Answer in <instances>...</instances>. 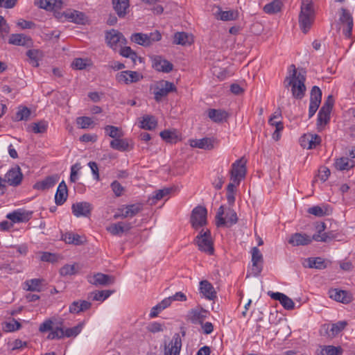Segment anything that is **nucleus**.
I'll return each mask as SVG.
<instances>
[{
	"label": "nucleus",
	"mask_w": 355,
	"mask_h": 355,
	"mask_svg": "<svg viewBox=\"0 0 355 355\" xmlns=\"http://www.w3.org/2000/svg\"><path fill=\"white\" fill-rule=\"evenodd\" d=\"M306 71L300 70L297 71L295 66L291 64L289 67V76L284 80L286 87H291L292 96L296 99H302L306 90L305 86Z\"/></svg>",
	"instance_id": "obj_1"
},
{
	"label": "nucleus",
	"mask_w": 355,
	"mask_h": 355,
	"mask_svg": "<svg viewBox=\"0 0 355 355\" xmlns=\"http://www.w3.org/2000/svg\"><path fill=\"white\" fill-rule=\"evenodd\" d=\"M314 18L315 12L312 0H302L299 24L303 33H306L309 31L314 21Z\"/></svg>",
	"instance_id": "obj_2"
},
{
	"label": "nucleus",
	"mask_w": 355,
	"mask_h": 355,
	"mask_svg": "<svg viewBox=\"0 0 355 355\" xmlns=\"http://www.w3.org/2000/svg\"><path fill=\"white\" fill-rule=\"evenodd\" d=\"M196 243L198 249L211 255L214 252V244L211 237V232L209 230L202 229L196 238Z\"/></svg>",
	"instance_id": "obj_3"
},
{
	"label": "nucleus",
	"mask_w": 355,
	"mask_h": 355,
	"mask_svg": "<svg viewBox=\"0 0 355 355\" xmlns=\"http://www.w3.org/2000/svg\"><path fill=\"white\" fill-rule=\"evenodd\" d=\"M246 163V159L244 157H241L236 160L232 164L230 180L231 181L236 182L237 185H239L241 180L245 177L247 172Z\"/></svg>",
	"instance_id": "obj_4"
},
{
	"label": "nucleus",
	"mask_w": 355,
	"mask_h": 355,
	"mask_svg": "<svg viewBox=\"0 0 355 355\" xmlns=\"http://www.w3.org/2000/svg\"><path fill=\"white\" fill-rule=\"evenodd\" d=\"M176 87L173 83L164 80H160L154 87V98L157 102H159L170 92H176Z\"/></svg>",
	"instance_id": "obj_5"
},
{
	"label": "nucleus",
	"mask_w": 355,
	"mask_h": 355,
	"mask_svg": "<svg viewBox=\"0 0 355 355\" xmlns=\"http://www.w3.org/2000/svg\"><path fill=\"white\" fill-rule=\"evenodd\" d=\"M207 211L205 207L197 206L191 213V223L193 228L198 229L207 224Z\"/></svg>",
	"instance_id": "obj_6"
},
{
	"label": "nucleus",
	"mask_w": 355,
	"mask_h": 355,
	"mask_svg": "<svg viewBox=\"0 0 355 355\" xmlns=\"http://www.w3.org/2000/svg\"><path fill=\"white\" fill-rule=\"evenodd\" d=\"M57 17L60 19L64 17L66 20L78 24H85L87 21V17L84 12L71 9L64 11L61 15L58 13Z\"/></svg>",
	"instance_id": "obj_7"
},
{
	"label": "nucleus",
	"mask_w": 355,
	"mask_h": 355,
	"mask_svg": "<svg viewBox=\"0 0 355 355\" xmlns=\"http://www.w3.org/2000/svg\"><path fill=\"white\" fill-rule=\"evenodd\" d=\"M339 21L343 25V34L345 36V37L350 38L354 26L352 15L347 10L342 8Z\"/></svg>",
	"instance_id": "obj_8"
},
{
	"label": "nucleus",
	"mask_w": 355,
	"mask_h": 355,
	"mask_svg": "<svg viewBox=\"0 0 355 355\" xmlns=\"http://www.w3.org/2000/svg\"><path fill=\"white\" fill-rule=\"evenodd\" d=\"M347 324L348 323L345 320L338 321L332 324H324L321 327V331H324V336L332 338L341 332Z\"/></svg>",
	"instance_id": "obj_9"
},
{
	"label": "nucleus",
	"mask_w": 355,
	"mask_h": 355,
	"mask_svg": "<svg viewBox=\"0 0 355 355\" xmlns=\"http://www.w3.org/2000/svg\"><path fill=\"white\" fill-rule=\"evenodd\" d=\"M105 38L107 44L114 50L117 49L119 47H121V46L126 42L123 34L114 29L107 32Z\"/></svg>",
	"instance_id": "obj_10"
},
{
	"label": "nucleus",
	"mask_w": 355,
	"mask_h": 355,
	"mask_svg": "<svg viewBox=\"0 0 355 355\" xmlns=\"http://www.w3.org/2000/svg\"><path fill=\"white\" fill-rule=\"evenodd\" d=\"M143 78V76L137 71H123L116 76V80L120 83L129 85L137 83Z\"/></svg>",
	"instance_id": "obj_11"
},
{
	"label": "nucleus",
	"mask_w": 355,
	"mask_h": 355,
	"mask_svg": "<svg viewBox=\"0 0 355 355\" xmlns=\"http://www.w3.org/2000/svg\"><path fill=\"white\" fill-rule=\"evenodd\" d=\"M92 209L93 205L85 201L73 203L71 206L73 214L78 218L89 217Z\"/></svg>",
	"instance_id": "obj_12"
},
{
	"label": "nucleus",
	"mask_w": 355,
	"mask_h": 355,
	"mask_svg": "<svg viewBox=\"0 0 355 355\" xmlns=\"http://www.w3.org/2000/svg\"><path fill=\"white\" fill-rule=\"evenodd\" d=\"M23 179V174L19 166L11 168L6 174L3 179L9 185L17 187L19 185Z\"/></svg>",
	"instance_id": "obj_13"
},
{
	"label": "nucleus",
	"mask_w": 355,
	"mask_h": 355,
	"mask_svg": "<svg viewBox=\"0 0 355 355\" xmlns=\"http://www.w3.org/2000/svg\"><path fill=\"white\" fill-rule=\"evenodd\" d=\"M252 253V273L257 276L259 275L263 268V255L257 247H253L251 250Z\"/></svg>",
	"instance_id": "obj_14"
},
{
	"label": "nucleus",
	"mask_w": 355,
	"mask_h": 355,
	"mask_svg": "<svg viewBox=\"0 0 355 355\" xmlns=\"http://www.w3.org/2000/svg\"><path fill=\"white\" fill-rule=\"evenodd\" d=\"M182 347V340L178 334H175L171 342L164 347V355H180Z\"/></svg>",
	"instance_id": "obj_15"
},
{
	"label": "nucleus",
	"mask_w": 355,
	"mask_h": 355,
	"mask_svg": "<svg viewBox=\"0 0 355 355\" xmlns=\"http://www.w3.org/2000/svg\"><path fill=\"white\" fill-rule=\"evenodd\" d=\"M208 312L201 307L191 309L187 315L188 319L195 324H202V322L207 317Z\"/></svg>",
	"instance_id": "obj_16"
},
{
	"label": "nucleus",
	"mask_w": 355,
	"mask_h": 355,
	"mask_svg": "<svg viewBox=\"0 0 355 355\" xmlns=\"http://www.w3.org/2000/svg\"><path fill=\"white\" fill-rule=\"evenodd\" d=\"M153 67L158 71L168 73L173 70V65L160 55H155L153 58Z\"/></svg>",
	"instance_id": "obj_17"
},
{
	"label": "nucleus",
	"mask_w": 355,
	"mask_h": 355,
	"mask_svg": "<svg viewBox=\"0 0 355 355\" xmlns=\"http://www.w3.org/2000/svg\"><path fill=\"white\" fill-rule=\"evenodd\" d=\"M32 216V211H26L21 209H17L7 214L6 218L12 222L24 223L30 220Z\"/></svg>",
	"instance_id": "obj_18"
},
{
	"label": "nucleus",
	"mask_w": 355,
	"mask_h": 355,
	"mask_svg": "<svg viewBox=\"0 0 355 355\" xmlns=\"http://www.w3.org/2000/svg\"><path fill=\"white\" fill-rule=\"evenodd\" d=\"M87 281L89 284L95 286H105L113 284L114 279L107 275L96 273L93 275H88Z\"/></svg>",
	"instance_id": "obj_19"
},
{
	"label": "nucleus",
	"mask_w": 355,
	"mask_h": 355,
	"mask_svg": "<svg viewBox=\"0 0 355 355\" xmlns=\"http://www.w3.org/2000/svg\"><path fill=\"white\" fill-rule=\"evenodd\" d=\"M321 142V138L318 135L305 134L300 138L302 147L306 149L315 148Z\"/></svg>",
	"instance_id": "obj_20"
},
{
	"label": "nucleus",
	"mask_w": 355,
	"mask_h": 355,
	"mask_svg": "<svg viewBox=\"0 0 355 355\" xmlns=\"http://www.w3.org/2000/svg\"><path fill=\"white\" fill-rule=\"evenodd\" d=\"M112 3L119 18H124L129 12L130 0H112Z\"/></svg>",
	"instance_id": "obj_21"
},
{
	"label": "nucleus",
	"mask_w": 355,
	"mask_h": 355,
	"mask_svg": "<svg viewBox=\"0 0 355 355\" xmlns=\"http://www.w3.org/2000/svg\"><path fill=\"white\" fill-rule=\"evenodd\" d=\"M8 43L16 46L30 47L33 45V41L29 36L24 34H12L8 40Z\"/></svg>",
	"instance_id": "obj_22"
},
{
	"label": "nucleus",
	"mask_w": 355,
	"mask_h": 355,
	"mask_svg": "<svg viewBox=\"0 0 355 355\" xmlns=\"http://www.w3.org/2000/svg\"><path fill=\"white\" fill-rule=\"evenodd\" d=\"M268 294L272 299L279 301L285 309L292 310L294 309L295 304L293 301L285 294L271 291H269Z\"/></svg>",
	"instance_id": "obj_23"
},
{
	"label": "nucleus",
	"mask_w": 355,
	"mask_h": 355,
	"mask_svg": "<svg viewBox=\"0 0 355 355\" xmlns=\"http://www.w3.org/2000/svg\"><path fill=\"white\" fill-rule=\"evenodd\" d=\"M58 175H50L46 177L44 179L37 182L33 188L37 190L46 191L53 187L55 184L58 182Z\"/></svg>",
	"instance_id": "obj_24"
},
{
	"label": "nucleus",
	"mask_w": 355,
	"mask_h": 355,
	"mask_svg": "<svg viewBox=\"0 0 355 355\" xmlns=\"http://www.w3.org/2000/svg\"><path fill=\"white\" fill-rule=\"evenodd\" d=\"M132 228L130 223L119 222L112 223L106 227L107 232L114 236H119L125 232L129 231Z\"/></svg>",
	"instance_id": "obj_25"
},
{
	"label": "nucleus",
	"mask_w": 355,
	"mask_h": 355,
	"mask_svg": "<svg viewBox=\"0 0 355 355\" xmlns=\"http://www.w3.org/2000/svg\"><path fill=\"white\" fill-rule=\"evenodd\" d=\"M312 238L306 234L295 233L288 239V243L293 246L306 245L311 243Z\"/></svg>",
	"instance_id": "obj_26"
},
{
	"label": "nucleus",
	"mask_w": 355,
	"mask_h": 355,
	"mask_svg": "<svg viewBox=\"0 0 355 355\" xmlns=\"http://www.w3.org/2000/svg\"><path fill=\"white\" fill-rule=\"evenodd\" d=\"M35 4L46 10H56L62 8V0H35Z\"/></svg>",
	"instance_id": "obj_27"
},
{
	"label": "nucleus",
	"mask_w": 355,
	"mask_h": 355,
	"mask_svg": "<svg viewBox=\"0 0 355 355\" xmlns=\"http://www.w3.org/2000/svg\"><path fill=\"white\" fill-rule=\"evenodd\" d=\"M200 291L205 298L209 300L216 297V293L214 286L207 280H202L200 282Z\"/></svg>",
	"instance_id": "obj_28"
},
{
	"label": "nucleus",
	"mask_w": 355,
	"mask_h": 355,
	"mask_svg": "<svg viewBox=\"0 0 355 355\" xmlns=\"http://www.w3.org/2000/svg\"><path fill=\"white\" fill-rule=\"evenodd\" d=\"M190 146L193 148H198L204 150H211L214 148V139L205 137L200 139L189 140Z\"/></svg>",
	"instance_id": "obj_29"
},
{
	"label": "nucleus",
	"mask_w": 355,
	"mask_h": 355,
	"mask_svg": "<svg viewBox=\"0 0 355 355\" xmlns=\"http://www.w3.org/2000/svg\"><path fill=\"white\" fill-rule=\"evenodd\" d=\"M68 196L67 187L64 180L58 185L55 195V202L57 205H62L67 200Z\"/></svg>",
	"instance_id": "obj_30"
},
{
	"label": "nucleus",
	"mask_w": 355,
	"mask_h": 355,
	"mask_svg": "<svg viewBox=\"0 0 355 355\" xmlns=\"http://www.w3.org/2000/svg\"><path fill=\"white\" fill-rule=\"evenodd\" d=\"M209 118L215 123H222L225 121L229 114L223 110L220 109H209L207 111Z\"/></svg>",
	"instance_id": "obj_31"
},
{
	"label": "nucleus",
	"mask_w": 355,
	"mask_h": 355,
	"mask_svg": "<svg viewBox=\"0 0 355 355\" xmlns=\"http://www.w3.org/2000/svg\"><path fill=\"white\" fill-rule=\"evenodd\" d=\"M329 297L337 301L344 304H347L351 301L350 295L345 291L332 289L329 291Z\"/></svg>",
	"instance_id": "obj_32"
},
{
	"label": "nucleus",
	"mask_w": 355,
	"mask_h": 355,
	"mask_svg": "<svg viewBox=\"0 0 355 355\" xmlns=\"http://www.w3.org/2000/svg\"><path fill=\"white\" fill-rule=\"evenodd\" d=\"M125 218H132L143 210V204L135 203L122 205Z\"/></svg>",
	"instance_id": "obj_33"
},
{
	"label": "nucleus",
	"mask_w": 355,
	"mask_h": 355,
	"mask_svg": "<svg viewBox=\"0 0 355 355\" xmlns=\"http://www.w3.org/2000/svg\"><path fill=\"white\" fill-rule=\"evenodd\" d=\"M334 166L338 171H348L355 166V162L349 159L348 157H343L337 158Z\"/></svg>",
	"instance_id": "obj_34"
},
{
	"label": "nucleus",
	"mask_w": 355,
	"mask_h": 355,
	"mask_svg": "<svg viewBox=\"0 0 355 355\" xmlns=\"http://www.w3.org/2000/svg\"><path fill=\"white\" fill-rule=\"evenodd\" d=\"M43 279H31L26 280L24 288L28 291L40 292L42 291Z\"/></svg>",
	"instance_id": "obj_35"
},
{
	"label": "nucleus",
	"mask_w": 355,
	"mask_h": 355,
	"mask_svg": "<svg viewBox=\"0 0 355 355\" xmlns=\"http://www.w3.org/2000/svg\"><path fill=\"white\" fill-rule=\"evenodd\" d=\"M193 42L191 35L184 32H178L174 35L173 43L182 46L190 45Z\"/></svg>",
	"instance_id": "obj_36"
},
{
	"label": "nucleus",
	"mask_w": 355,
	"mask_h": 355,
	"mask_svg": "<svg viewBox=\"0 0 355 355\" xmlns=\"http://www.w3.org/2000/svg\"><path fill=\"white\" fill-rule=\"evenodd\" d=\"M157 125V120L155 116L151 115H146L143 116L141 121V128L144 130H152L156 128Z\"/></svg>",
	"instance_id": "obj_37"
},
{
	"label": "nucleus",
	"mask_w": 355,
	"mask_h": 355,
	"mask_svg": "<svg viewBox=\"0 0 355 355\" xmlns=\"http://www.w3.org/2000/svg\"><path fill=\"white\" fill-rule=\"evenodd\" d=\"M283 3L281 0H274L263 7V11L267 14H275L282 10Z\"/></svg>",
	"instance_id": "obj_38"
},
{
	"label": "nucleus",
	"mask_w": 355,
	"mask_h": 355,
	"mask_svg": "<svg viewBox=\"0 0 355 355\" xmlns=\"http://www.w3.org/2000/svg\"><path fill=\"white\" fill-rule=\"evenodd\" d=\"M130 40L132 42H135L142 46H149V40L148 39L147 34L142 33H135L131 35Z\"/></svg>",
	"instance_id": "obj_39"
},
{
	"label": "nucleus",
	"mask_w": 355,
	"mask_h": 355,
	"mask_svg": "<svg viewBox=\"0 0 355 355\" xmlns=\"http://www.w3.org/2000/svg\"><path fill=\"white\" fill-rule=\"evenodd\" d=\"M343 349L341 347H335L333 345L321 346L320 355H341Z\"/></svg>",
	"instance_id": "obj_40"
},
{
	"label": "nucleus",
	"mask_w": 355,
	"mask_h": 355,
	"mask_svg": "<svg viewBox=\"0 0 355 355\" xmlns=\"http://www.w3.org/2000/svg\"><path fill=\"white\" fill-rule=\"evenodd\" d=\"M128 143L125 139L117 137L110 141V147L121 152L126 151L128 148Z\"/></svg>",
	"instance_id": "obj_41"
},
{
	"label": "nucleus",
	"mask_w": 355,
	"mask_h": 355,
	"mask_svg": "<svg viewBox=\"0 0 355 355\" xmlns=\"http://www.w3.org/2000/svg\"><path fill=\"white\" fill-rule=\"evenodd\" d=\"M306 266L310 268L324 269L326 268L324 261L321 257H311L306 259Z\"/></svg>",
	"instance_id": "obj_42"
},
{
	"label": "nucleus",
	"mask_w": 355,
	"mask_h": 355,
	"mask_svg": "<svg viewBox=\"0 0 355 355\" xmlns=\"http://www.w3.org/2000/svg\"><path fill=\"white\" fill-rule=\"evenodd\" d=\"M331 112L320 109L318 114L317 125L318 128L327 124L330 120Z\"/></svg>",
	"instance_id": "obj_43"
},
{
	"label": "nucleus",
	"mask_w": 355,
	"mask_h": 355,
	"mask_svg": "<svg viewBox=\"0 0 355 355\" xmlns=\"http://www.w3.org/2000/svg\"><path fill=\"white\" fill-rule=\"evenodd\" d=\"M112 294L110 291H94L89 294V297L95 301H104Z\"/></svg>",
	"instance_id": "obj_44"
},
{
	"label": "nucleus",
	"mask_w": 355,
	"mask_h": 355,
	"mask_svg": "<svg viewBox=\"0 0 355 355\" xmlns=\"http://www.w3.org/2000/svg\"><path fill=\"white\" fill-rule=\"evenodd\" d=\"M105 133L110 137L116 139L123 136V132L120 128L114 125H106L105 127Z\"/></svg>",
	"instance_id": "obj_45"
},
{
	"label": "nucleus",
	"mask_w": 355,
	"mask_h": 355,
	"mask_svg": "<svg viewBox=\"0 0 355 355\" xmlns=\"http://www.w3.org/2000/svg\"><path fill=\"white\" fill-rule=\"evenodd\" d=\"M48 123L45 121H41L37 123H33L31 125V130L36 134L44 133L46 131Z\"/></svg>",
	"instance_id": "obj_46"
},
{
	"label": "nucleus",
	"mask_w": 355,
	"mask_h": 355,
	"mask_svg": "<svg viewBox=\"0 0 355 355\" xmlns=\"http://www.w3.org/2000/svg\"><path fill=\"white\" fill-rule=\"evenodd\" d=\"M225 219V226L231 227L232 225L236 224L238 221V218L236 213L233 209H228L225 214V217L224 218Z\"/></svg>",
	"instance_id": "obj_47"
},
{
	"label": "nucleus",
	"mask_w": 355,
	"mask_h": 355,
	"mask_svg": "<svg viewBox=\"0 0 355 355\" xmlns=\"http://www.w3.org/2000/svg\"><path fill=\"white\" fill-rule=\"evenodd\" d=\"M237 17V14L233 10L219 11L217 18L223 21L234 20Z\"/></svg>",
	"instance_id": "obj_48"
},
{
	"label": "nucleus",
	"mask_w": 355,
	"mask_h": 355,
	"mask_svg": "<svg viewBox=\"0 0 355 355\" xmlns=\"http://www.w3.org/2000/svg\"><path fill=\"white\" fill-rule=\"evenodd\" d=\"M120 54L123 57L130 58L134 63L136 62L138 58L137 53L130 46L121 47Z\"/></svg>",
	"instance_id": "obj_49"
},
{
	"label": "nucleus",
	"mask_w": 355,
	"mask_h": 355,
	"mask_svg": "<svg viewBox=\"0 0 355 355\" xmlns=\"http://www.w3.org/2000/svg\"><path fill=\"white\" fill-rule=\"evenodd\" d=\"M83 326V324L80 323L73 327L66 329L64 330V337H76L81 332Z\"/></svg>",
	"instance_id": "obj_50"
},
{
	"label": "nucleus",
	"mask_w": 355,
	"mask_h": 355,
	"mask_svg": "<svg viewBox=\"0 0 355 355\" xmlns=\"http://www.w3.org/2000/svg\"><path fill=\"white\" fill-rule=\"evenodd\" d=\"M64 241L67 243L79 245L82 243L81 238L79 235L73 233H67L64 235Z\"/></svg>",
	"instance_id": "obj_51"
},
{
	"label": "nucleus",
	"mask_w": 355,
	"mask_h": 355,
	"mask_svg": "<svg viewBox=\"0 0 355 355\" xmlns=\"http://www.w3.org/2000/svg\"><path fill=\"white\" fill-rule=\"evenodd\" d=\"M76 123L80 128L86 129L94 123V121L90 117L80 116L76 119Z\"/></svg>",
	"instance_id": "obj_52"
},
{
	"label": "nucleus",
	"mask_w": 355,
	"mask_h": 355,
	"mask_svg": "<svg viewBox=\"0 0 355 355\" xmlns=\"http://www.w3.org/2000/svg\"><path fill=\"white\" fill-rule=\"evenodd\" d=\"M64 338V329L62 327H56L51 330V332L47 336V339H60Z\"/></svg>",
	"instance_id": "obj_53"
},
{
	"label": "nucleus",
	"mask_w": 355,
	"mask_h": 355,
	"mask_svg": "<svg viewBox=\"0 0 355 355\" xmlns=\"http://www.w3.org/2000/svg\"><path fill=\"white\" fill-rule=\"evenodd\" d=\"M322 91L318 86H313L311 91L310 101L321 103Z\"/></svg>",
	"instance_id": "obj_54"
},
{
	"label": "nucleus",
	"mask_w": 355,
	"mask_h": 355,
	"mask_svg": "<svg viewBox=\"0 0 355 355\" xmlns=\"http://www.w3.org/2000/svg\"><path fill=\"white\" fill-rule=\"evenodd\" d=\"M20 327H21V324L15 320H12V321L6 322L3 326V329H5L6 331H8V332H12V331H17V330L19 329Z\"/></svg>",
	"instance_id": "obj_55"
},
{
	"label": "nucleus",
	"mask_w": 355,
	"mask_h": 355,
	"mask_svg": "<svg viewBox=\"0 0 355 355\" xmlns=\"http://www.w3.org/2000/svg\"><path fill=\"white\" fill-rule=\"evenodd\" d=\"M88 60L83 58H76L73 61L71 66L73 68L78 70L84 69L88 65Z\"/></svg>",
	"instance_id": "obj_56"
},
{
	"label": "nucleus",
	"mask_w": 355,
	"mask_h": 355,
	"mask_svg": "<svg viewBox=\"0 0 355 355\" xmlns=\"http://www.w3.org/2000/svg\"><path fill=\"white\" fill-rule=\"evenodd\" d=\"M61 275H72L77 272L76 265H65L60 268Z\"/></svg>",
	"instance_id": "obj_57"
},
{
	"label": "nucleus",
	"mask_w": 355,
	"mask_h": 355,
	"mask_svg": "<svg viewBox=\"0 0 355 355\" xmlns=\"http://www.w3.org/2000/svg\"><path fill=\"white\" fill-rule=\"evenodd\" d=\"M224 213H225L224 212V206L221 205L218 208L216 216V224L217 227L225 226V224L226 222H225V219L223 216Z\"/></svg>",
	"instance_id": "obj_58"
},
{
	"label": "nucleus",
	"mask_w": 355,
	"mask_h": 355,
	"mask_svg": "<svg viewBox=\"0 0 355 355\" xmlns=\"http://www.w3.org/2000/svg\"><path fill=\"white\" fill-rule=\"evenodd\" d=\"M30 110L27 107H23L22 109H20L17 112L15 119L17 121L27 120L30 116Z\"/></svg>",
	"instance_id": "obj_59"
},
{
	"label": "nucleus",
	"mask_w": 355,
	"mask_h": 355,
	"mask_svg": "<svg viewBox=\"0 0 355 355\" xmlns=\"http://www.w3.org/2000/svg\"><path fill=\"white\" fill-rule=\"evenodd\" d=\"M110 187L116 196L119 197L123 194L124 187L118 181H113Z\"/></svg>",
	"instance_id": "obj_60"
},
{
	"label": "nucleus",
	"mask_w": 355,
	"mask_h": 355,
	"mask_svg": "<svg viewBox=\"0 0 355 355\" xmlns=\"http://www.w3.org/2000/svg\"><path fill=\"white\" fill-rule=\"evenodd\" d=\"M331 174L330 170L326 166H321L318 170V178L324 182L329 177Z\"/></svg>",
	"instance_id": "obj_61"
},
{
	"label": "nucleus",
	"mask_w": 355,
	"mask_h": 355,
	"mask_svg": "<svg viewBox=\"0 0 355 355\" xmlns=\"http://www.w3.org/2000/svg\"><path fill=\"white\" fill-rule=\"evenodd\" d=\"M148 39L149 40V46H151L154 42H159L162 40V35L159 31H155L154 32L147 34Z\"/></svg>",
	"instance_id": "obj_62"
},
{
	"label": "nucleus",
	"mask_w": 355,
	"mask_h": 355,
	"mask_svg": "<svg viewBox=\"0 0 355 355\" xmlns=\"http://www.w3.org/2000/svg\"><path fill=\"white\" fill-rule=\"evenodd\" d=\"M308 213L319 217L326 214V211L320 206H313L309 208Z\"/></svg>",
	"instance_id": "obj_63"
},
{
	"label": "nucleus",
	"mask_w": 355,
	"mask_h": 355,
	"mask_svg": "<svg viewBox=\"0 0 355 355\" xmlns=\"http://www.w3.org/2000/svg\"><path fill=\"white\" fill-rule=\"evenodd\" d=\"M17 25L22 29H31L35 27V24L31 21H26L25 19H19Z\"/></svg>",
	"instance_id": "obj_64"
}]
</instances>
